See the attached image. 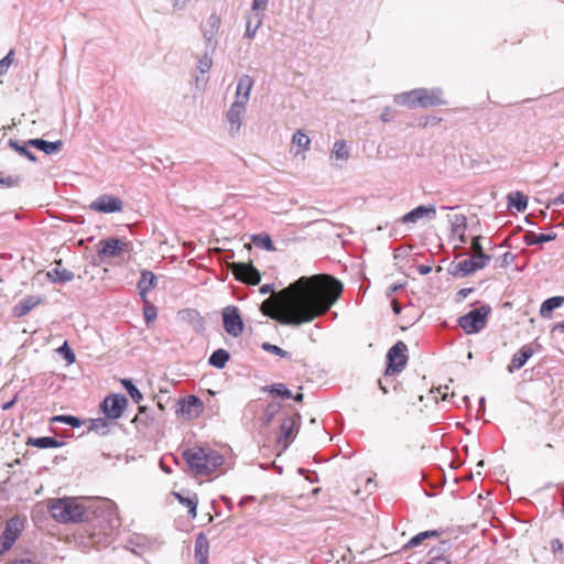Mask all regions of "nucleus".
<instances>
[{
    "label": "nucleus",
    "mask_w": 564,
    "mask_h": 564,
    "mask_svg": "<svg viewBox=\"0 0 564 564\" xmlns=\"http://www.w3.org/2000/svg\"><path fill=\"white\" fill-rule=\"evenodd\" d=\"M262 349H263V350H265V351H268V352H270V354H273V355L280 356V357H282V358H286V357H289V356H290V354H289L286 350H284V349H282V348H280V347H279V346H276V345H272V344H270V343H263V344H262Z\"/></svg>",
    "instance_id": "de8ad7c7"
},
{
    "label": "nucleus",
    "mask_w": 564,
    "mask_h": 564,
    "mask_svg": "<svg viewBox=\"0 0 564 564\" xmlns=\"http://www.w3.org/2000/svg\"><path fill=\"white\" fill-rule=\"evenodd\" d=\"M13 54L14 52L11 50L1 61H0V76L4 75L10 65L12 64V61H13Z\"/></svg>",
    "instance_id": "09e8293b"
},
{
    "label": "nucleus",
    "mask_w": 564,
    "mask_h": 564,
    "mask_svg": "<svg viewBox=\"0 0 564 564\" xmlns=\"http://www.w3.org/2000/svg\"><path fill=\"white\" fill-rule=\"evenodd\" d=\"M292 398L296 401V402H301L303 400V394L302 393H296L295 395L292 394Z\"/></svg>",
    "instance_id": "338daca9"
},
{
    "label": "nucleus",
    "mask_w": 564,
    "mask_h": 564,
    "mask_svg": "<svg viewBox=\"0 0 564 564\" xmlns=\"http://www.w3.org/2000/svg\"><path fill=\"white\" fill-rule=\"evenodd\" d=\"M121 384L124 387L131 399L135 403H140L143 399L142 393L139 391V389L132 383L130 379H121Z\"/></svg>",
    "instance_id": "58836bf2"
},
{
    "label": "nucleus",
    "mask_w": 564,
    "mask_h": 564,
    "mask_svg": "<svg viewBox=\"0 0 564 564\" xmlns=\"http://www.w3.org/2000/svg\"><path fill=\"white\" fill-rule=\"evenodd\" d=\"M145 305L143 307V315L148 326H150L158 316L156 307L153 304H149L148 301L144 302Z\"/></svg>",
    "instance_id": "79ce46f5"
},
{
    "label": "nucleus",
    "mask_w": 564,
    "mask_h": 564,
    "mask_svg": "<svg viewBox=\"0 0 564 564\" xmlns=\"http://www.w3.org/2000/svg\"><path fill=\"white\" fill-rule=\"evenodd\" d=\"M253 84V78L247 74L241 75L237 80L235 100L226 112L228 133L230 137H237L240 133L242 119L247 111V105L250 100Z\"/></svg>",
    "instance_id": "7ed1b4c3"
},
{
    "label": "nucleus",
    "mask_w": 564,
    "mask_h": 564,
    "mask_svg": "<svg viewBox=\"0 0 564 564\" xmlns=\"http://www.w3.org/2000/svg\"><path fill=\"white\" fill-rule=\"evenodd\" d=\"M401 288H402V285H401V284H400V285H393V286H391V288L389 289V294H392V293H394V292L399 291Z\"/></svg>",
    "instance_id": "69168bd1"
},
{
    "label": "nucleus",
    "mask_w": 564,
    "mask_h": 564,
    "mask_svg": "<svg viewBox=\"0 0 564 564\" xmlns=\"http://www.w3.org/2000/svg\"><path fill=\"white\" fill-rule=\"evenodd\" d=\"M471 292V289H462L458 291V300L465 299L469 293Z\"/></svg>",
    "instance_id": "13d9d810"
},
{
    "label": "nucleus",
    "mask_w": 564,
    "mask_h": 564,
    "mask_svg": "<svg viewBox=\"0 0 564 564\" xmlns=\"http://www.w3.org/2000/svg\"><path fill=\"white\" fill-rule=\"evenodd\" d=\"M23 529V522L19 517L10 518L0 536V555L8 552L18 540Z\"/></svg>",
    "instance_id": "6e6552de"
},
{
    "label": "nucleus",
    "mask_w": 564,
    "mask_h": 564,
    "mask_svg": "<svg viewBox=\"0 0 564 564\" xmlns=\"http://www.w3.org/2000/svg\"><path fill=\"white\" fill-rule=\"evenodd\" d=\"M48 511L52 518L59 523L84 522L89 520L90 513H94L100 530L106 535L111 534L120 527L117 506L108 499L89 500L86 505L79 498L64 497L50 501Z\"/></svg>",
    "instance_id": "f03ea898"
},
{
    "label": "nucleus",
    "mask_w": 564,
    "mask_h": 564,
    "mask_svg": "<svg viewBox=\"0 0 564 564\" xmlns=\"http://www.w3.org/2000/svg\"><path fill=\"white\" fill-rule=\"evenodd\" d=\"M480 239H481L480 236H477V237L473 238L471 249L474 251V254L484 253L482 247H481V243H480Z\"/></svg>",
    "instance_id": "8fccbe9b"
},
{
    "label": "nucleus",
    "mask_w": 564,
    "mask_h": 564,
    "mask_svg": "<svg viewBox=\"0 0 564 564\" xmlns=\"http://www.w3.org/2000/svg\"><path fill=\"white\" fill-rule=\"evenodd\" d=\"M41 302L40 297L30 295L26 297H23L19 303H17L13 307V315L15 317H23L25 316L32 308H34L36 305H39Z\"/></svg>",
    "instance_id": "412c9836"
},
{
    "label": "nucleus",
    "mask_w": 564,
    "mask_h": 564,
    "mask_svg": "<svg viewBox=\"0 0 564 564\" xmlns=\"http://www.w3.org/2000/svg\"><path fill=\"white\" fill-rule=\"evenodd\" d=\"M209 542L204 533H199L195 540V558L196 562L208 564Z\"/></svg>",
    "instance_id": "aec40b11"
},
{
    "label": "nucleus",
    "mask_w": 564,
    "mask_h": 564,
    "mask_svg": "<svg viewBox=\"0 0 564 564\" xmlns=\"http://www.w3.org/2000/svg\"><path fill=\"white\" fill-rule=\"evenodd\" d=\"M53 422H62L70 425L72 427H79L82 425V421L73 415H58L52 419Z\"/></svg>",
    "instance_id": "a18cd8bd"
},
{
    "label": "nucleus",
    "mask_w": 564,
    "mask_h": 564,
    "mask_svg": "<svg viewBox=\"0 0 564 564\" xmlns=\"http://www.w3.org/2000/svg\"><path fill=\"white\" fill-rule=\"evenodd\" d=\"M437 535H438V532L436 530H429V531L420 532L419 534L414 535L413 538H411L409 540V542L405 544V547H415V546L420 545L424 540L432 538V536H437Z\"/></svg>",
    "instance_id": "e433bc0d"
},
{
    "label": "nucleus",
    "mask_w": 564,
    "mask_h": 564,
    "mask_svg": "<svg viewBox=\"0 0 564 564\" xmlns=\"http://www.w3.org/2000/svg\"><path fill=\"white\" fill-rule=\"evenodd\" d=\"M252 241L257 247H260L267 251L275 250L271 237L267 234H259L253 236Z\"/></svg>",
    "instance_id": "c9c22d12"
},
{
    "label": "nucleus",
    "mask_w": 564,
    "mask_h": 564,
    "mask_svg": "<svg viewBox=\"0 0 564 564\" xmlns=\"http://www.w3.org/2000/svg\"><path fill=\"white\" fill-rule=\"evenodd\" d=\"M263 389L276 397H282L286 399L292 398V392L283 383H274L271 386H267Z\"/></svg>",
    "instance_id": "ea45409f"
},
{
    "label": "nucleus",
    "mask_w": 564,
    "mask_h": 564,
    "mask_svg": "<svg viewBox=\"0 0 564 564\" xmlns=\"http://www.w3.org/2000/svg\"><path fill=\"white\" fill-rule=\"evenodd\" d=\"M191 0H171L175 10H183Z\"/></svg>",
    "instance_id": "864d4df0"
},
{
    "label": "nucleus",
    "mask_w": 564,
    "mask_h": 564,
    "mask_svg": "<svg viewBox=\"0 0 564 564\" xmlns=\"http://www.w3.org/2000/svg\"><path fill=\"white\" fill-rule=\"evenodd\" d=\"M392 310L395 314H400L401 313V306L400 304L394 300L392 301Z\"/></svg>",
    "instance_id": "052dcab7"
},
{
    "label": "nucleus",
    "mask_w": 564,
    "mask_h": 564,
    "mask_svg": "<svg viewBox=\"0 0 564 564\" xmlns=\"http://www.w3.org/2000/svg\"><path fill=\"white\" fill-rule=\"evenodd\" d=\"M295 419L293 416H286L283 419L280 425V435L278 438L279 444L285 449L295 437Z\"/></svg>",
    "instance_id": "f3484780"
},
{
    "label": "nucleus",
    "mask_w": 564,
    "mask_h": 564,
    "mask_svg": "<svg viewBox=\"0 0 564 564\" xmlns=\"http://www.w3.org/2000/svg\"><path fill=\"white\" fill-rule=\"evenodd\" d=\"M9 147L17 151L20 155L25 156L31 162L36 161V156L32 151L29 150L30 144L28 142L25 144H20L19 141L10 139L8 142Z\"/></svg>",
    "instance_id": "473e14b6"
},
{
    "label": "nucleus",
    "mask_w": 564,
    "mask_h": 564,
    "mask_svg": "<svg viewBox=\"0 0 564 564\" xmlns=\"http://www.w3.org/2000/svg\"><path fill=\"white\" fill-rule=\"evenodd\" d=\"M489 313L490 307L487 305H482L460 316L458 319V324L466 334L479 333L486 327L487 317Z\"/></svg>",
    "instance_id": "423d86ee"
},
{
    "label": "nucleus",
    "mask_w": 564,
    "mask_h": 564,
    "mask_svg": "<svg viewBox=\"0 0 564 564\" xmlns=\"http://www.w3.org/2000/svg\"><path fill=\"white\" fill-rule=\"evenodd\" d=\"M440 88L426 89L416 88L394 96V102L404 105L411 109L421 107L429 108L444 104Z\"/></svg>",
    "instance_id": "39448f33"
},
{
    "label": "nucleus",
    "mask_w": 564,
    "mask_h": 564,
    "mask_svg": "<svg viewBox=\"0 0 564 564\" xmlns=\"http://www.w3.org/2000/svg\"><path fill=\"white\" fill-rule=\"evenodd\" d=\"M19 182H20L19 176H9L7 178H3V177L0 178V184L6 185V186H14V185H18Z\"/></svg>",
    "instance_id": "3c124183"
},
{
    "label": "nucleus",
    "mask_w": 564,
    "mask_h": 564,
    "mask_svg": "<svg viewBox=\"0 0 564 564\" xmlns=\"http://www.w3.org/2000/svg\"><path fill=\"white\" fill-rule=\"evenodd\" d=\"M220 23V17L217 13H212L202 25V33L206 41L207 48H210L212 52L216 47V35L219 31Z\"/></svg>",
    "instance_id": "ddd939ff"
},
{
    "label": "nucleus",
    "mask_w": 564,
    "mask_h": 564,
    "mask_svg": "<svg viewBox=\"0 0 564 564\" xmlns=\"http://www.w3.org/2000/svg\"><path fill=\"white\" fill-rule=\"evenodd\" d=\"M173 496L178 500L181 505H183L185 508H187V512L191 518H196L197 516V505H198V498L196 494H181V492H173Z\"/></svg>",
    "instance_id": "4be33fe9"
},
{
    "label": "nucleus",
    "mask_w": 564,
    "mask_h": 564,
    "mask_svg": "<svg viewBox=\"0 0 564 564\" xmlns=\"http://www.w3.org/2000/svg\"><path fill=\"white\" fill-rule=\"evenodd\" d=\"M267 4H268V0H253L252 10L253 11L264 10Z\"/></svg>",
    "instance_id": "603ef678"
},
{
    "label": "nucleus",
    "mask_w": 564,
    "mask_h": 564,
    "mask_svg": "<svg viewBox=\"0 0 564 564\" xmlns=\"http://www.w3.org/2000/svg\"><path fill=\"white\" fill-rule=\"evenodd\" d=\"M262 24V18L257 14V21L254 24H252V20L248 18L246 23V31H245V37L252 40L256 36L257 31Z\"/></svg>",
    "instance_id": "a19ab883"
},
{
    "label": "nucleus",
    "mask_w": 564,
    "mask_h": 564,
    "mask_svg": "<svg viewBox=\"0 0 564 564\" xmlns=\"http://www.w3.org/2000/svg\"><path fill=\"white\" fill-rule=\"evenodd\" d=\"M389 113H390V109H389V108H387V109L382 112L381 118H382V120H383V121H388V120H389V119H388Z\"/></svg>",
    "instance_id": "0e129e2a"
},
{
    "label": "nucleus",
    "mask_w": 564,
    "mask_h": 564,
    "mask_svg": "<svg viewBox=\"0 0 564 564\" xmlns=\"http://www.w3.org/2000/svg\"><path fill=\"white\" fill-rule=\"evenodd\" d=\"M490 261V257L485 253L473 254L469 258L463 259L454 264V274L460 276H467L480 269H484L488 262Z\"/></svg>",
    "instance_id": "1a4fd4ad"
},
{
    "label": "nucleus",
    "mask_w": 564,
    "mask_h": 564,
    "mask_svg": "<svg viewBox=\"0 0 564 564\" xmlns=\"http://www.w3.org/2000/svg\"><path fill=\"white\" fill-rule=\"evenodd\" d=\"M229 358H230L229 352L226 349L220 348V349L215 350L210 355L208 362L210 366H213L217 369H223L226 366Z\"/></svg>",
    "instance_id": "c85d7f7f"
},
{
    "label": "nucleus",
    "mask_w": 564,
    "mask_h": 564,
    "mask_svg": "<svg viewBox=\"0 0 564 564\" xmlns=\"http://www.w3.org/2000/svg\"><path fill=\"white\" fill-rule=\"evenodd\" d=\"M109 420L107 416L106 417H98V419H93L90 420L89 422V431H94L98 434H106L107 433V429L109 426Z\"/></svg>",
    "instance_id": "f704fd0d"
},
{
    "label": "nucleus",
    "mask_w": 564,
    "mask_h": 564,
    "mask_svg": "<svg viewBox=\"0 0 564 564\" xmlns=\"http://www.w3.org/2000/svg\"><path fill=\"white\" fill-rule=\"evenodd\" d=\"M47 278L53 282L65 283L74 279V273L63 268H54L47 272Z\"/></svg>",
    "instance_id": "bb28decb"
},
{
    "label": "nucleus",
    "mask_w": 564,
    "mask_h": 564,
    "mask_svg": "<svg viewBox=\"0 0 564 564\" xmlns=\"http://www.w3.org/2000/svg\"><path fill=\"white\" fill-rule=\"evenodd\" d=\"M235 275L238 280L251 285L258 284L261 280L260 272L252 264L248 263L237 264Z\"/></svg>",
    "instance_id": "dca6fc26"
},
{
    "label": "nucleus",
    "mask_w": 564,
    "mask_h": 564,
    "mask_svg": "<svg viewBox=\"0 0 564 564\" xmlns=\"http://www.w3.org/2000/svg\"><path fill=\"white\" fill-rule=\"evenodd\" d=\"M564 303V296H553L545 300L540 307V315L543 318H550L553 310L560 307Z\"/></svg>",
    "instance_id": "a878e982"
},
{
    "label": "nucleus",
    "mask_w": 564,
    "mask_h": 564,
    "mask_svg": "<svg viewBox=\"0 0 564 564\" xmlns=\"http://www.w3.org/2000/svg\"><path fill=\"white\" fill-rule=\"evenodd\" d=\"M98 253L101 257L117 258L128 250L129 245L120 239L110 238L99 242Z\"/></svg>",
    "instance_id": "4468645a"
},
{
    "label": "nucleus",
    "mask_w": 564,
    "mask_h": 564,
    "mask_svg": "<svg viewBox=\"0 0 564 564\" xmlns=\"http://www.w3.org/2000/svg\"><path fill=\"white\" fill-rule=\"evenodd\" d=\"M213 65L212 55L206 53L202 58H199L197 64V69L204 75L207 74Z\"/></svg>",
    "instance_id": "49530a36"
},
{
    "label": "nucleus",
    "mask_w": 564,
    "mask_h": 564,
    "mask_svg": "<svg viewBox=\"0 0 564 564\" xmlns=\"http://www.w3.org/2000/svg\"><path fill=\"white\" fill-rule=\"evenodd\" d=\"M343 284L327 274L300 278L280 292L263 284L261 294L272 293L260 306L263 315L282 325L300 326L325 314L339 299Z\"/></svg>",
    "instance_id": "f257e3e1"
},
{
    "label": "nucleus",
    "mask_w": 564,
    "mask_h": 564,
    "mask_svg": "<svg viewBox=\"0 0 564 564\" xmlns=\"http://www.w3.org/2000/svg\"><path fill=\"white\" fill-rule=\"evenodd\" d=\"M557 235L555 232L536 234L534 231H527L523 236V241L527 246L544 243L555 240Z\"/></svg>",
    "instance_id": "b1692460"
},
{
    "label": "nucleus",
    "mask_w": 564,
    "mask_h": 564,
    "mask_svg": "<svg viewBox=\"0 0 564 564\" xmlns=\"http://www.w3.org/2000/svg\"><path fill=\"white\" fill-rule=\"evenodd\" d=\"M552 205H564V192L560 194L557 197H555L552 203Z\"/></svg>",
    "instance_id": "4d7b16f0"
},
{
    "label": "nucleus",
    "mask_w": 564,
    "mask_h": 564,
    "mask_svg": "<svg viewBox=\"0 0 564 564\" xmlns=\"http://www.w3.org/2000/svg\"><path fill=\"white\" fill-rule=\"evenodd\" d=\"M332 158H335L336 160H339L341 162H346L349 159V149L347 147L346 141L344 140H337L332 150Z\"/></svg>",
    "instance_id": "2f4dec72"
},
{
    "label": "nucleus",
    "mask_w": 564,
    "mask_h": 564,
    "mask_svg": "<svg viewBox=\"0 0 564 564\" xmlns=\"http://www.w3.org/2000/svg\"><path fill=\"white\" fill-rule=\"evenodd\" d=\"M224 328L232 337H238L243 332V322L238 307L228 305L223 310Z\"/></svg>",
    "instance_id": "9d476101"
},
{
    "label": "nucleus",
    "mask_w": 564,
    "mask_h": 564,
    "mask_svg": "<svg viewBox=\"0 0 564 564\" xmlns=\"http://www.w3.org/2000/svg\"><path fill=\"white\" fill-rule=\"evenodd\" d=\"M408 347L403 341H398L387 354L386 376L399 373L408 362Z\"/></svg>",
    "instance_id": "0eeeda50"
},
{
    "label": "nucleus",
    "mask_w": 564,
    "mask_h": 564,
    "mask_svg": "<svg viewBox=\"0 0 564 564\" xmlns=\"http://www.w3.org/2000/svg\"><path fill=\"white\" fill-rule=\"evenodd\" d=\"M509 207L516 208L518 212H524L528 206V197L521 192H513L508 195Z\"/></svg>",
    "instance_id": "c756f323"
},
{
    "label": "nucleus",
    "mask_w": 564,
    "mask_h": 564,
    "mask_svg": "<svg viewBox=\"0 0 564 564\" xmlns=\"http://www.w3.org/2000/svg\"><path fill=\"white\" fill-rule=\"evenodd\" d=\"M552 332L564 334V322L557 323L553 326Z\"/></svg>",
    "instance_id": "6e6d98bb"
},
{
    "label": "nucleus",
    "mask_w": 564,
    "mask_h": 564,
    "mask_svg": "<svg viewBox=\"0 0 564 564\" xmlns=\"http://www.w3.org/2000/svg\"><path fill=\"white\" fill-rule=\"evenodd\" d=\"M533 352L534 350L530 345L522 346L520 350L512 356L511 362L508 366V371L513 372L514 370L522 368L532 357Z\"/></svg>",
    "instance_id": "a211bd4d"
},
{
    "label": "nucleus",
    "mask_w": 564,
    "mask_h": 564,
    "mask_svg": "<svg viewBox=\"0 0 564 564\" xmlns=\"http://www.w3.org/2000/svg\"><path fill=\"white\" fill-rule=\"evenodd\" d=\"M280 411L281 403L270 402L261 416L262 425L268 426Z\"/></svg>",
    "instance_id": "72a5a7b5"
},
{
    "label": "nucleus",
    "mask_w": 564,
    "mask_h": 564,
    "mask_svg": "<svg viewBox=\"0 0 564 564\" xmlns=\"http://www.w3.org/2000/svg\"><path fill=\"white\" fill-rule=\"evenodd\" d=\"M449 549L447 541H442L437 550H431V560L426 564H449V561L441 555V552H445Z\"/></svg>",
    "instance_id": "7c9ffc66"
},
{
    "label": "nucleus",
    "mask_w": 564,
    "mask_h": 564,
    "mask_svg": "<svg viewBox=\"0 0 564 564\" xmlns=\"http://www.w3.org/2000/svg\"><path fill=\"white\" fill-rule=\"evenodd\" d=\"M89 208L104 214L120 213L123 209V203L119 197L102 194L90 203Z\"/></svg>",
    "instance_id": "9b49d317"
},
{
    "label": "nucleus",
    "mask_w": 564,
    "mask_h": 564,
    "mask_svg": "<svg viewBox=\"0 0 564 564\" xmlns=\"http://www.w3.org/2000/svg\"><path fill=\"white\" fill-rule=\"evenodd\" d=\"M183 456L192 471L202 476L210 475L224 464L223 455L210 448H188Z\"/></svg>",
    "instance_id": "20e7f679"
},
{
    "label": "nucleus",
    "mask_w": 564,
    "mask_h": 564,
    "mask_svg": "<svg viewBox=\"0 0 564 564\" xmlns=\"http://www.w3.org/2000/svg\"><path fill=\"white\" fill-rule=\"evenodd\" d=\"M417 270L421 274H427L431 272V267L420 265Z\"/></svg>",
    "instance_id": "bf43d9fd"
},
{
    "label": "nucleus",
    "mask_w": 564,
    "mask_h": 564,
    "mask_svg": "<svg viewBox=\"0 0 564 564\" xmlns=\"http://www.w3.org/2000/svg\"><path fill=\"white\" fill-rule=\"evenodd\" d=\"M253 499H254V497H253V496H246V497H243V498L240 500L239 505H240V506H242V505H245V503H246V502H248V501H252Z\"/></svg>",
    "instance_id": "e2e57ef3"
},
{
    "label": "nucleus",
    "mask_w": 564,
    "mask_h": 564,
    "mask_svg": "<svg viewBox=\"0 0 564 564\" xmlns=\"http://www.w3.org/2000/svg\"><path fill=\"white\" fill-rule=\"evenodd\" d=\"M128 404V400L122 394H111L108 395L100 404L102 412L110 420L119 419L126 406Z\"/></svg>",
    "instance_id": "f8f14e48"
},
{
    "label": "nucleus",
    "mask_w": 564,
    "mask_h": 564,
    "mask_svg": "<svg viewBox=\"0 0 564 564\" xmlns=\"http://www.w3.org/2000/svg\"><path fill=\"white\" fill-rule=\"evenodd\" d=\"M465 219H466V218H465V216H463V215H456V216H455V221H454V223H455L456 225H463V224L465 223Z\"/></svg>",
    "instance_id": "680f3d73"
},
{
    "label": "nucleus",
    "mask_w": 564,
    "mask_h": 564,
    "mask_svg": "<svg viewBox=\"0 0 564 564\" xmlns=\"http://www.w3.org/2000/svg\"><path fill=\"white\" fill-rule=\"evenodd\" d=\"M436 216V208L433 205H420L414 209L410 210L400 219L401 223L406 225H414L423 218L434 219Z\"/></svg>",
    "instance_id": "2eb2a0df"
},
{
    "label": "nucleus",
    "mask_w": 564,
    "mask_h": 564,
    "mask_svg": "<svg viewBox=\"0 0 564 564\" xmlns=\"http://www.w3.org/2000/svg\"><path fill=\"white\" fill-rule=\"evenodd\" d=\"M18 401V395H14L13 399H11L10 401H8L7 403H4L2 405V410L7 411V410H10Z\"/></svg>",
    "instance_id": "5fc2aeb1"
},
{
    "label": "nucleus",
    "mask_w": 564,
    "mask_h": 564,
    "mask_svg": "<svg viewBox=\"0 0 564 564\" xmlns=\"http://www.w3.org/2000/svg\"><path fill=\"white\" fill-rule=\"evenodd\" d=\"M188 319L193 323L196 330H200L204 327V322L199 313L195 310H187L184 312Z\"/></svg>",
    "instance_id": "37998d69"
},
{
    "label": "nucleus",
    "mask_w": 564,
    "mask_h": 564,
    "mask_svg": "<svg viewBox=\"0 0 564 564\" xmlns=\"http://www.w3.org/2000/svg\"><path fill=\"white\" fill-rule=\"evenodd\" d=\"M180 404V411L183 414L192 415V410L195 409V414L198 413L199 409L202 408L203 403L200 399L196 395H188L178 402Z\"/></svg>",
    "instance_id": "393cba45"
},
{
    "label": "nucleus",
    "mask_w": 564,
    "mask_h": 564,
    "mask_svg": "<svg viewBox=\"0 0 564 564\" xmlns=\"http://www.w3.org/2000/svg\"><path fill=\"white\" fill-rule=\"evenodd\" d=\"M378 383H379V387H380V389L382 390V392H383V393H387V392H388V390H387V388L382 384L381 380H379V381H378Z\"/></svg>",
    "instance_id": "774afa93"
},
{
    "label": "nucleus",
    "mask_w": 564,
    "mask_h": 564,
    "mask_svg": "<svg viewBox=\"0 0 564 564\" xmlns=\"http://www.w3.org/2000/svg\"><path fill=\"white\" fill-rule=\"evenodd\" d=\"M57 352L63 356L67 364L70 365L75 362V354L68 346L67 341H64V344L57 349Z\"/></svg>",
    "instance_id": "c03bdc74"
},
{
    "label": "nucleus",
    "mask_w": 564,
    "mask_h": 564,
    "mask_svg": "<svg viewBox=\"0 0 564 564\" xmlns=\"http://www.w3.org/2000/svg\"><path fill=\"white\" fill-rule=\"evenodd\" d=\"M28 445L37 447V448H54V447H61L62 443L57 441L54 437L50 436H43V437H36V438H29Z\"/></svg>",
    "instance_id": "cd10ccee"
},
{
    "label": "nucleus",
    "mask_w": 564,
    "mask_h": 564,
    "mask_svg": "<svg viewBox=\"0 0 564 564\" xmlns=\"http://www.w3.org/2000/svg\"><path fill=\"white\" fill-rule=\"evenodd\" d=\"M156 285V276L148 270L141 272V278L138 282V290L143 302H147L148 292Z\"/></svg>",
    "instance_id": "6ab92c4d"
},
{
    "label": "nucleus",
    "mask_w": 564,
    "mask_h": 564,
    "mask_svg": "<svg viewBox=\"0 0 564 564\" xmlns=\"http://www.w3.org/2000/svg\"><path fill=\"white\" fill-rule=\"evenodd\" d=\"M292 143L296 145L301 151H308L311 139L304 132L299 130L293 134Z\"/></svg>",
    "instance_id": "4c0bfd02"
},
{
    "label": "nucleus",
    "mask_w": 564,
    "mask_h": 564,
    "mask_svg": "<svg viewBox=\"0 0 564 564\" xmlns=\"http://www.w3.org/2000/svg\"><path fill=\"white\" fill-rule=\"evenodd\" d=\"M28 144L43 151L45 154H54L58 152L63 147V142L61 140L50 142L43 139H30Z\"/></svg>",
    "instance_id": "5701e85b"
}]
</instances>
